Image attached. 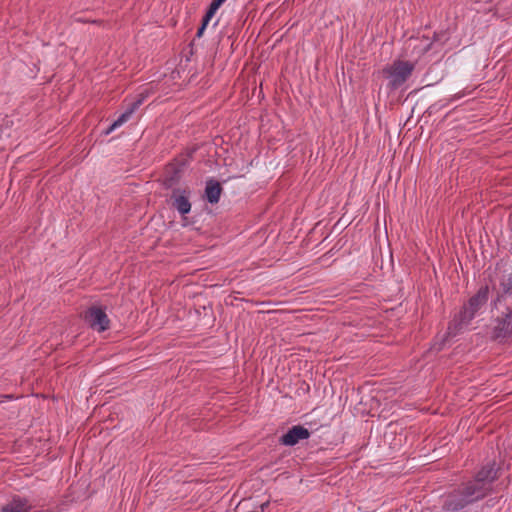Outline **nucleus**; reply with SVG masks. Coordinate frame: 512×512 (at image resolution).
<instances>
[{"label": "nucleus", "instance_id": "obj_1", "mask_svg": "<svg viewBox=\"0 0 512 512\" xmlns=\"http://www.w3.org/2000/svg\"><path fill=\"white\" fill-rule=\"evenodd\" d=\"M498 477L499 468L496 463H487L476 473L472 480L461 484L447 496L443 506L444 509L447 512H457L483 499L492 492V485Z\"/></svg>", "mask_w": 512, "mask_h": 512}, {"label": "nucleus", "instance_id": "obj_2", "mask_svg": "<svg viewBox=\"0 0 512 512\" xmlns=\"http://www.w3.org/2000/svg\"><path fill=\"white\" fill-rule=\"evenodd\" d=\"M489 298V287L482 286L478 291L469 298L459 313L455 314L448 326V335L455 336L461 330L468 327L471 321L476 317L478 312L485 307Z\"/></svg>", "mask_w": 512, "mask_h": 512}, {"label": "nucleus", "instance_id": "obj_3", "mask_svg": "<svg viewBox=\"0 0 512 512\" xmlns=\"http://www.w3.org/2000/svg\"><path fill=\"white\" fill-rule=\"evenodd\" d=\"M415 64L405 60H395L382 69V75L387 80V87L394 91L399 89L412 75Z\"/></svg>", "mask_w": 512, "mask_h": 512}, {"label": "nucleus", "instance_id": "obj_4", "mask_svg": "<svg viewBox=\"0 0 512 512\" xmlns=\"http://www.w3.org/2000/svg\"><path fill=\"white\" fill-rule=\"evenodd\" d=\"M491 337L494 340H504L512 337V304L493 320Z\"/></svg>", "mask_w": 512, "mask_h": 512}, {"label": "nucleus", "instance_id": "obj_5", "mask_svg": "<svg viewBox=\"0 0 512 512\" xmlns=\"http://www.w3.org/2000/svg\"><path fill=\"white\" fill-rule=\"evenodd\" d=\"M85 319L89 326L98 332H103L109 328L110 320L102 308L91 307L86 312Z\"/></svg>", "mask_w": 512, "mask_h": 512}, {"label": "nucleus", "instance_id": "obj_6", "mask_svg": "<svg viewBox=\"0 0 512 512\" xmlns=\"http://www.w3.org/2000/svg\"><path fill=\"white\" fill-rule=\"evenodd\" d=\"M309 431L303 426L297 425L293 426L281 437V443L286 446H293L297 444L300 440H304L309 438Z\"/></svg>", "mask_w": 512, "mask_h": 512}, {"label": "nucleus", "instance_id": "obj_7", "mask_svg": "<svg viewBox=\"0 0 512 512\" xmlns=\"http://www.w3.org/2000/svg\"><path fill=\"white\" fill-rule=\"evenodd\" d=\"M32 505L27 498L14 495L1 508L0 512H30Z\"/></svg>", "mask_w": 512, "mask_h": 512}, {"label": "nucleus", "instance_id": "obj_8", "mask_svg": "<svg viewBox=\"0 0 512 512\" xmlns=\"http://www.w3.org/2000/svg\"><path fill=\"white\" fill-rule=\"evenodd\" d=\"M173 207L182 215L188 214L191 210V203L189 201V192L186 190H174L173 195Z\"/></svg>", "mask_w": 512, "mask_h": 512}, {"label": "nucleus", "instance_id": "obj_9", "mask_svg": "<svg viewBox=\"0 0 512 512\" xmlns=\"http://www.w3.org/2000/svg\"><path fill=\"white\" fill-rule=\"evenodd\" d=\"M221 192L222 187L219 182L212 179L207 181L205 188V196L209 203H218L221 196Z\"/></svg>", "mask_w": 512, "mask_h": 512}, {"label": "nucleus", "instance_id": "obj_10", "mask_svg": "<svg viewBox=\"0 0 512 512\" xmlns=\"http://www.w3.org/2000/svg\"><path fill=\"white\" fill-rule=\"evenodd\" d=\"M133 114V109H129L127 108V110L122 113L112 124L111 126L107 129L106 131V134H109L111 133L113 130H115L116 128L120 127L121 125H123L126 121L129 120V118L131 117V115Z\"/></svg>", "mask_w": 512, "mask_h": 512}, {"label": "nucleus", "instance_id": "obj_11", "mask_svg": "<svg viewBox=\"0 0 512 512\" xmlns=\"http://www.w3.org/2000/svg\"><path fill=\"white\" fill-rule=\"evenodd\" d=\"M500 289L503 295H512V272L500 279Z\"/></svg>", "mask_w": 512, "mask_h": 512}, {"label": "nucleus", "instance_id": "obj_12", "mask_svg": "<svg viewBox=\"0 0 512 512\" xmlns=\"http://www.w3.org/2000/svg\"><path fill=\"white\" fill-rule=\"evenodd\" d=\"M226 0H212L207 12H206V21L211 20L219 7L225 2Z\"/></svg>", "mask_w": 512, "mask_h": 512}, {"label": "nucleus", "instance_id": "obj_13", "mask_svg": "<svg viewBox=\"0 0 512 512\" xmlns=\"http://www.w3.org/2000/svg\"><path fill=\"white\" fill-rule=\"evenodd\" d=\"M143 100H144V96L140 95V97L136 101L131 103L128 108L133 109V113H134L140 107V105L143 103Z\"/></svg>", "mask_w": 512, "mask_h": 512}, {"label": "nucleus", "instance_id": "obj_14", "mask_svg": "<svg viewBox=\"0 0 512 512\" xmlns=\"http://www.w3.org/2000/svg\"><path fill=\"white\" fill-rule=\"evenodd\" d=\"M210 22V20H207L206 21V15L203 17V20H202V25L201 27L198 29L197 33H196V36L197 37H201L203 35V32L206 28V26L208 25V23Z\"/></svg>", "mask_w": 512, "mask_h": 512}, {"label": "nucleus", "instance_id": "obj_15", "mask_svg": "<svg viewBox=\"0 0 512 512\" xmlns=\"http://www.w3.org/2000/svg\"><path fill=\"white\" fill-rule=\"evenodd\" d=\"M422 42H423V45H422V47H421V52H422V53H425V52H427L428 50H430L432 43L429 41V39H428V38H426V39L422 40Z\"/></svg>", "mask_w": 512, "mask_h": 512}]
</instances>
